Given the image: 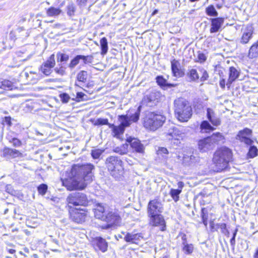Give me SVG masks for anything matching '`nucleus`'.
<instances>
[{"mask_svg":"<svg viewBox=\"0 0 258 258\" xmlns=\"http://www.w3.org/2000/svg\"><path fill=\"white\" fill-rule=\"evenodd\" d=\"M94 166L90 164H76L72 166L68 178L61 179L63 186L68 190L83 189L92 180Z\"/></svg>","mask_w":258,"mask_h":258,"instance_id":"1","label":"nucleus"},{"mask_svg":"<svg viewBox=\"0 0 258 258\" xmlns=\"http://www.w3.org/2000/svg\"><path fill=\"white\" fill-rule=\"evenodd\" d=\"M175 115L180 122L187 121L192 115V108L188 102L183 98H178L174 100Z\"/></svg>","mask_w":258,"mask_h":258,"instance_id":"2","label":"nucleus"},{"mask_svg":"<svg viewBox=\"0 0 258 258\" xmlns=\"http://www.w3.org/2000/svg\"><path fill=\"white\" fill-rule=\"evenodd\" d=\"M231 156V151L226 147H222L217 150L213 159L215 166V170L221 172L225 169L228 166Z\"/></svg>","mask_w":258,"mask_h":258,"instance_id":"3","label":"nucleus"},{"mask_svg":"<svg viewBox=\"0 0 258 258\" xmlns=\"http://www.w3.org/2000/svg\"><path fill=\"white\" fill-rule=\"evenodd\" d=\"M165 120L166 117L161 113L150 112L146 115L143 124L147 130L155 131L163 125Z\"/></svg>","mask_w":258,"mask_h":258,"instance_id":"4","label":"nucleus"},{"mask_svg":"<svg viewBox=\"0 0 258 258\" xmlns=\"http://www.w3.org/2000/svg\"><path fill=\"white\" fill-rule=\"evenodd\" d=\"M106 164L110 174L115 178L119 179L124 172L121 160L115 156H110L106 160Z\"/></svg>","mask_w":258,"mask_h":258,"instance_id":"5","label":"nucleus"},{"mask_svg":"<svg viewBox=\"0 0 258 258\" xmlns=\"http://www.w3.org/2000/svg\"><path fill=\"white\" fill-rule=\"evenodd\" d=\"M68 206L72 208L74 206H86L88 203L86 195L82 192H75L70 194L67 199Z\"/></svg>","mask_w":258,"mask_h":258,"instance_id":"6","label":"nucleus"},{"mask_svg":"<svg viewBox=\"0 0 258 258\" xmlns=\"http://www.w3.org/2000/svg\"><path fill=\"white\" fill-rule=\"evenodd\" d=\"M107 224L102 226L103 229H109L113 225H118L121 221V218L116 210H107V214L103 219Z\"/></svg>","mask_w":258,"mask_h":258,"instance_id":"7","label":"nucleus"},{"mask_svg":"<svg viewBox=\"0 0 258 258\" xmlns=\"http://www.w3.org/2000/svg\"><path fill=\"white\" fill-rule=\"evenodd\" d=\"M118 119L120 122L119 125L116 126L113 124H109V127L111 129L113 136L119 139L120 135L123 134L125 127L129 126V123L127 121L126 118L123 115H119Z\"/></svg>","mask_w":258,"mask_h":258,"instance_id":"8","label":"nucleus"},{"mask_svg":"<svg viewBox=\"0 0 258 258\" xmlns=\"http://www.w3.org/2000/svg\"><path fill=\"white\" fill-rule=\"evenodd\" d=\"M166 137L167 139L173 142V144L178 145L184 138V134L178 127L173 126L168 130Z\"/></svg>","mask_w":258,"mask_h":258,"instance_id":"9","label":"nucleus"},{"mask_svg":"<svg viewBox=\"0 0 258 258\" xmlns=\"http://www.w3.org/2000/svg\"><path fill=\"white\" fill-rule=\"evenodd\" d=\"M161 96L160 92L153 91L144 96L142 100V104L147 106L152 107L159 101Z\"/></svg>","mask_w":258,"mask_h":258,"instance_id":"10","label":"nucleus"},{"mask_svg":"<svg viewBox=\"0 0 258 258\" xmlns=\"http://www.w3.org/2000/svg\"><path fill=\"white\" fill-rule=\"evenodd\" d=\"M70 213L71 218L75 222L81 223L85 221L86 213L83 210L73 209L70 211Z\"/></svg>","mask_w":258,"mask_h":258,"instance_id":"11","label":"nucleus"},{"mask_svg":"<svg viewBox=\"0 0 258 258\" xmlns=\"http://www.w3.org/2000/svg\"><path fill=\"white\" fill-rule=\"evenodd\" d=\"M150 218V223L152 226H160L161 231H164L166 228L165 222L163 217L160 214H153L149 216Z\"/></svg>","mask_w":258,"mask_h":258,"instance_id":"12","label":"nucleus"},{"mask_svg":"<svg viewBox=\"0 0 258 258\" xmlns=\"http://www.w3.org/2000/svg\"><path fill=\"white\" fill-rule=\"evenodd\" d=\"M121 234L124 235V240L128 243L132 244H138L141 240L143 238L141 233H136L135 232H122Z\"/></svg>","mask_w":258,"mask_h":258,"instance_id":"13","label":"nucleus"},{"mask_svg":"<svg viewBox=\"0 0 258 258\" xmlns=\"http://www.w3.org/2000/svg\"><path fill=\"white\" fill-rule=\"evenodd\" d=\"M251 135V131L249 128H245L238 132L236 139L246 145H251L252 143V141L250 138Z\"/></svg>","mask_w":258,"mask_h":258,"instance_id":"14","label":"nucleus"},{"mask_svg":"<svg viewBox=\"0 0 258 258\" xmlns=\"http://www.w3.org/2000/svg\"><path fill=\"white\" fill-rule=\"evenodd\" d=\"M162 212V206L161 203L157 200L151 201L148 206V213L149 215L160 214Z\"/></svg>","mask_w":258,"mask_h":258,"instance_id":"15","label":"nucleus"},{"mask_svg":"<svg viewBox=\"0 0 258 258\" xmlns=\"http://www.w3.org/2000/svg\"><path fill=\"white\" fill-rule=\"evenodd\" d=\"M171 67L172 75L176 78H180L183 76L184 74V70L181 68L180 62L173 59L171 60Z\"/></svg>","mask_w":258,"mask_h":258,"instance_id":"16","label":"nucleus"},{"mask_svg":"<svg viewBox=\"0 0 258 258\" xmlns=\"http://www.w3.org/2000/svg\"><path fill=\"white\" fill-rule=\"evenodd\" d=\"M126 141L135 152L139 153L144 152V147L138 139L130 137L126 139Z\"/></svg>","mask_w":258,"mask_h":258,"instance_id":"17","label":"nucleus"},{"mask_svg":"<svg viewBox=\"0 0 258 258\" xmlns=\"http://www.w3.org/2000/svg\"><path fill=\"white\" fill-rule=\"evenodd\" d=\"M141 108V106H139L136 110L133 109L130 110L128 111L126 115H122L126 118L127 121L129 123V126L131 124L132 122H136L139 120L140 115Z\"/></svg>","mask_w":258,"mask_h":258,"instance_id":"18","label":"nucleus"},{"mask_svg":"<svg viewBox=\"0 0 258 258\" xmlns=\"http://www.w3.org/2000/svg\"><path fill=\"white\" fill-rule=\"evenodd\" d=\"M198 145L199 150L202 152L211 150L214 147L212 141L209 137L200 140Z\"/></svg>","mask_w":258,"mask_h":258,"instance_id":"19","label":"nucleus"},{"mask_svg":"<svg viewBox=\"0 0 258 258\" xmlns=\"http://www.w3.org/2000/svg\"><path fill=\"white\" fill-rule=\"evenodd\" d=\"M253 33V28L251 25H247L243 30L240 39V43L242 44L247 43L252 38Z\"/></svg>","mask_w":258,"mask_h":258,"instance_id":"20","label":"nucleus"},{"mask_svg":"<svg viewBox=\"0 0 258 258\" xmlns=\"http://www.w3.org/2000/svg\"><path fill=\"white\" fill-rule=\"evenodd\" d=\"M210 20L211 22V27L210 30L211 33L218 32L224 21V19L223 18H212Z\"/></svg>","mask_w":258,"mask_h":258,"instance_id":"21","label":"nucleus"},{"mask_svg":"<svg viewBox=\"0 0 258 258\" xmlns=\"http://www.w3.org/2000/svg\"><path fill=\"white\" fill-rule=\"evenodd\" d=\"M207 117L213 125L218 126L220 124V119L216 116L214 111L210 108L207 109Z\"/></svg>","mask_w":258,"mask_h":258,"instance_id":"22","label":"nucleus"},{"mask_svg":"<svg viewBox=\"0 0 258 258\" xmlns=\"http://www.w3.org/2000/svg\"><path fill=\"white\" fill-rule=\"evenodd\" d=\"M239 76V71L237 69L233 67L229 68V78L226 84L228 88H230L231 84L238 78Z\"/></svg>","mask_w":258,"mask_h":258,"instance_id":"23","label":"nucleus"},{"mask_svg":"<svg viewBox=\"0 0 258 258\" xmlns=\"http://www.w3.org/2000/svg\"><path fill=\"white\" fill-rule=\"evenodd\" d=\"M94 241L98 249L102 252H105L107 250L108 243L105 239L101 237H97L94 239Z\"/></svg>","mask_w":258,"mask_h":258,"instance_id":"24","label":"nucleus"},{"mask_svg":"<svg viewBox=\"0 0 258 258\" xmlns=\"http://www.w3.org/2000/svg\"><path fill=\"white\" fill-rule=\"evenodd\" d=\"M107 211L104 207L101 204H98L95 209V216L99 219L103 220L107 214Z\"/></svg>","mask_w":258,"mask_h":258,"instance_id":"25","label":"nucleus"},{"mask_svg":"<svg viewBox=\"0 0 258 258\" xmlns=\"http://www.w3.org/2000/svg\"><path fill=\"white\" fill-rule=\"evenodd\" d=\"M199 160V157L193 155L190 156L185 155L183 158V163L186 166H192Z\"/></svg>","mask_w":258,"mask_h":258,"instance_id":"26","label":"nucleus"},{"mask_svg":"<svg viewBox=\"0 0 258 258\" xmlns=\"http://www.w3.org/2000/svg\"><path fill=\"white\" fill-rule=\"evenodd\" d=\"M247 56L250 59L258 57V40L250 47Z\"/></svg>","mask_w":258,"mask_h":258,"instance_id":"27","label":"nucleus"},{"mask_svg":"<svg viewBox=\"0 0 258 258\" xmlns=\"http://www.w3.org/2000/svg\"><path fill=\"white\" fill-rule=\"evenodd\" d=\"M4 153L5 155L10 156L12 158L19 157L22 154L18 150L9 148H5Z\"/></svg>","mask_w":258,"mask_h":258,"instance_id":"28","label":"nucleus"},{"mask_svg":"<svg viewBox=\"0 0 258 258\" xmlns=\"http://www.w3.org/2000/svg\"><path fill=\"white\" fill-rule=\"evenodd\" d=\"M0 88L7 90H12L16 88L14 84L11 81L5 80L0 84Z\"/></svg>","mask_w":258,"mask_h":258,"instance_id":"29","label":"nucleus"},{"mask_svg":"<svg viewBox=\"0 0 258 258\" xmlns=\"http://www.w3.org/2000/svg\"><path fill=\"white\" fill-rule=\"evenodd\" d=\"M101 52L102 55L106 54L108 51V42L106 38L103 37L100 41Z\"/></svg>","mask_w":258,"mask_h":258,"instance_id":"30","label":"nucleus"},{"mask_svg":"<svg viewBox=\"0 0 258 258\" xmlns=\"http://www.w3.org/2000/svg\"><path fill=\"white\" fill-rule=\"evenodd\" d=\"M128 144H124L119 147L115 148L114 152L120 155L126 154L128 152Z\"/></svg>","mask_w":258,"mask_h":258,"instance_id":"31","label":"nucleus"},{"mask_svg":"<svg viewBox=\"0 0 258 258\" xmlns=\"http://www.w3.org/2000/svg\"><path fill=\"white\" fill-rule=\"evenodd\" d=\"M200 128L202 131L206 133L210 132L215 129V128L212 126L210 123L207 120L203 121L201 122Z\"/></svg>","mask_w":258,"mask_h":258,"instance_id":"32","label":"nucleus"},{"mask_svg":"<svg viewBox=\"0 0 258 258\" xmlns=\"http://www.w3.org/2000/svg\"><path fill=\"white\" fill-rule=\"evenodd\" d=\"M209 137L212 141L214 145L215 144L218 143V142L222 141L224 139L223 136L220 133H216L215 134H213L211 136Z\"/></svg>","mask_w":258,"mask_h":258,"instance_id":"33","label":"nucleus"},{"mask_svg":"<svg viewBox=\"0 0 258 258\" xmlns=\"http://www.w3.org/2000/svg\"><path fill=\"white\" fill-rule=\"evenodd\" d=\"M87 72L81 71L78 73L77 79L79 82L85 83L87 81Z\"/></svg>","mask_w":258,"mask_h":258,"instance_id":"34","label":"nucleus"},{"mask_svg":"<svg viewBox=\"0 0 258 258\" xmlns=\"http://www.w3.org/2000/svg\"><path fill=\"white\" fill-rule=\"evenodd\" d=\"M206 14L210 16L216 17L218 16V12L213 5H210L206 9Z\"/></svg>","mask_w":258,"mask_h":258,"instance_id":"35","label":"nucleus"},{"mask_svg":"<svg viewBox=\"0 0 258 258\" xmlns=\"http://www.w3.org/2000/svg\"><path fill=\"white\" fill-rule=\"evenodd\" d=\"M181 189H171L170 191V195L175 202L179 200V195L181 193Z\"/></svg>","mask_w":258,"mask_h":258,"instance_id":"36","label":"nucleus"},{"mask_svg":"<svg viewBox=\"0 0 258 258\" xmlns=\"http://www.w3.org/2000/svg\"><path fill=\"white\" fill-rule=\"evenodd\" d=\"M257 152L258 150L256 147L254 146H252L249 149L247 156L249 158H254L257 155Z\"/></svg>","mask_w":258,"mask_h":258,"instance_id":"37","label":"nucleus"},{"mask_svg":"<svg viewBox=\"0 0 258 258\" xmlns=\"http://www.w3.org/2000/svg\"><path fill=\"white\" fill-rule=\"evenodd\" d=\"M183 250L184 253L186 254H190L194 250V246L191 244L183 243Z\"/></svg>","mask_w":258,"mask_h":258,"instance_id":"38","label":"nucleus"},{"mask_svg":"<svg viewBox=\"0 0 258 258\" xmlns=\"http://www.w3.org/2000/svg\"><path fill=\"white\" fill-rule=\"evenodd\" d=\"M156 82L160 86H167L168 84L167 83V80L164 79L163 76H159L156 78Z\"/></svg>","mask_w":258,"mask_h":258,"instance_id":"39","label":"nucleus"},{"mask_svg":"<svg viewBox=\"0 0 258 258\" xmlns=\"http://www.w3.org/2000/svg\"><path fill=\"white\" fill-rule=\"evenodd\" d=\"M109 124L108 119L102 118L97 119L94 123L96 125H108L109 126Z\"/></svg>","mask_w":258,"mask_h":258,"instance_id":"40","label":"nucleus"},{"mask_svg":"<svg viewBox=\"0 0 258 258\" xmlns=\"http://www.w3.org/2000/svg\"><path fill=\"white\" fill-rule=\"evenodd\" d=\"M81 55H77L74 59L71 60L69 64V67L71 68H74L79 63V60L81 59Z\"/></svg>","mask_w":258,"mask_h":258,"instance_id":"41","label":"nucleus"},{"mask_svg":"<svg viewBox=\"0 0 258 258\" xmlns=\"http://www.w3.org/2000/svg\"><path fill=\"white\" fill-rule=\"evenodd\" d=\"M81 59L83 60L85 64L91 63L93 60V56L92 55L84 56L81 55Z\"/></svg>","mask_w":258,"mask_h":258,"instance_id":"42","label":"nucleus"},{"mask_svg":"<svg viewBox=\"0 0 258 258\" xmlns=\"http://www.w3.org/2000/svg\"><path fill=\"white\" fill-rule=\"evenodd\" d=\"M188 75L190 78L193 81L197 80L199 79V75L197 70L195 69H192L190 70L188 73Z\"/></svg>","mask_w":258,"mask_h":258,"instance_id":"43","label":"nucleus"},{"mask_svg":"<svg viewBox=\"0 0 258 258\" xmlns=\"http://www.w3.org/2000/svg\"><path fill=\"white\" fill-rule=\"evenodd\" d=\"M103 152V150L95 149L92 151L91 155L94 159H98Z\"/></svg>","mask_w":258,"mask_h":258,"instance_id":"44","label":"nucleus"},{"mask_svg":"<svg viewBox=\"0 0 258 258\" xmlns=\"http://www.w3.org/2000/svg\"><path fill=\"white\" fill-rule=\"evenodd\" d=\"M40 71L45 76H47L48 75V60H47L44 64L41 67Z\"/></svg>","mask_w":258,"mask_h":258,"instance_id":"45","label":"nucleus"},{"mask_svg":"<svg viewBox=\"0 0 258 258\" xmlns=\"http://www.w3.org/2000/svg\"><path fill=\"white\" fill-rule=\"evenodd\" d=\"M37 188L39 194L41 195H44L47 190V185L45 184H41Z\"/></svg>","mask_w":258,"mask_h":258,"instance_id":"46","label":"nucleus"},{"mask_svg":"<svg viewBox=\"0 0 258 258\" xmlns=\"http://www.w3.org/2000/svg\"><path fill=\"white\" fill-rule=\"evenodd\" d=\"M9 142L12 143L15 147H19L22 145V142L15 138H12Z\"/></svg>","mask_w":258,"mask_h":258,"instance_id":"47","label":"nucleus"},{"mask_svg":"<svg viewBox=\"0 0 258 258\" xmlns=\"http://www.w3.org/2000/svg\"><path fill=\"white\" fill-rule=\"evenodd\" d=\"M216 226L221 229V232L224 234H226V232H228V229L226 228V224L225 223H218Z\"/></svg>","mask_w":258,"mask_h":258,"instance_id":"48","label":"nucleus"},{"mask_svg":"<svg viewBox=\"0 0 258 258\" xmlns=\"http://www.w3.org/2000/svg\"><path fill=\"white\" fill-rule=\"evenodd\" d=\"M60 13L59 9L51 8H49V16L58 15Z\"/></svg>","mask_w":258,"mask_h":258,"instance_id":"49","label":"nucleus"},{"mask_svg":"<svg viewBox=\"0 0 258 258\" xmlns=\"http://www.w3.org/2000/svg\"><path fill=\"white\" fill-rule=\"evenodd\" d=\"M60 98L61 100L62 101V102H63V103H67V102H68L69 100H70V97L69 96V95H68L66 93L61 94L60 95Z\"/></svg>","mask_w":258,"mask_h":258,"instance_id":"50","label":"nucleus"},{"mask_svg":"<svg viewBox=\"0 0 258 258\" xmlns=\"http://www.w3.org/2000/svg\"><path fill=\"white\" fill-rule=\"evenodd\" d=\"M75 12V7L73 5H70L67 7V13L71 16L74 15Z\"/></svg>","mask_w":258,"mask_h":258,"instance_id":"51","label":"nucleus"},{"mask_svg":"<svg viewBox=\"0 0 258 258\" xmlns=\"http://www.w3.org/2000/svg\"><path fill=\"white\" fill-rule=\"evenodd\" d=\"M157 154L159 155H162V154H168V151L167 149L164 147H160L159 148L158 150L157 151Z\"/></svg>","mask_w":258,"mask_h":258,"instance_id":"52","label":"nucleus"},{"mask_svg":"<svg viewBox=\"0 0 258 258\" xmlns=\"http://www.w3.org/2000/svg\"><path fill=\"white\" fill-rule=\"evenodd\" d=\"M198 58L199 61H200L201 62H204L207 59L206 55L204 53H200L198 54Z\"/></svg>","mask_w":258,"mask_h":258,"instance_id":"53","label":"nucleus"},{"mask_svg":"<svg viewBox=\"0 0 258 258\" xmlns=\"http://www.w3.org/2000/svg\"><path fill=\"white\" fill-rule=\"evenodd\" d=\"M69 59V55L66 54H61L60 57V61H66Z\"/></svg>","mask_w":258,"mask_h":258,"instance_id":"54","label":"nucleus"},{"mask_svg":"<svg viewBox=\"0 0 258 258\" xmlns=\"http://www.w3.org/2000/svg\"><path fill=\"white\" fill-rule=\"evenodd\" d=\"M4 121L9 126L12 125L11 117H10V116L5 117Z\"/></svg>","mask_w":258,"mask_h":258,"instance_id":"55","label":"nucleus"},{"mask_svg":"<svg viewBox=\"0 0 258 258\" xmlns=\"http://www.w3.org/2000/svg\"><path fill=\"white\" fill-rule=\"evenodd\" d=\"M88 0H77V3L81 7H84L86 6L87 2Z\"/></svg>","mask_w":258,"mask_h":258,"instance_id":"56","label":"nucleus"},{"mask_svg":"<svg viewBox=\"0 0 258 258\" xmlns=\"http://www.w3.org/2000/svg\"><path fill=\"white\" fill-rule=\"evenodd\" d=\"M208 74L206 71H204L203 72V76L201 78V81L203 82L206 81L208 79Z\"/></svg>","mask_w":258,"mask_h":258,"instance_id":"57","label":"nucleus"},{"mask_svg":"<svg viewBox=\"0 0 258 258\" xmlns=\"http://www.w3.org/2000/svg\"><path fill=\"white\" fill-rule=\"evenodd\" d=\"M207 219H208V218L207 217H206L204 213L203 212L202 213V221H203V224H204V225L205 226H207V224H208V223H207Z\"/></svg>","mask_w":258,"mask_h":258,"instance_id":"58","label":"nucleus"},{"mask_svg":"<svg viewBox=\"0 0 258 258\" xmlns=\"http://www.w3.org/2000/svg\"><path fill=\"white\" fill-rule=\"evenodd\" d=\"M54 71L57 74H59L61 75H63V74L64 72V69L62 67L60 68L59 69L55 68Z\"/></svg>","mask_w":258,"mask_h":258,"instance_id":"59","label":"nucleus"},{"mask_svg":"<svg viewBox=\"0 0 258 258\" xmlns=\"http://www.w3.org/2000/svg\"><path fill=\"white\" fill-rule=\"evenodd\" d=\"M220 86L221 88L224 89L225 87V80L224 79H221L219 82Z\"/></svg>","mask_w":258,"mask_h":258,"instance_id":"60","label":"nucleus"},{"mask_svg":"<svg viewBox=\"0 0 258 258\" xmlns=\"http://www.w3.org/2000/svg\"><path fill=\"white\" fill-rule=\"evenodd\" d=\"M84 96V94L82 92H78L77 93V98L79 99H83Z\"/></svg>","mask_w":258,"mask_h":258,"instance_id":"61","label":"nucleus"},{"mask_svg":"<svg viewBox=\"0 0 258 258\" xmlns=\"http://www.w3.org/2000/svg\"><path fill=\"white\" fill-rule=\"evenodd\" d=\"M230 244L232 246H234L235 244V238L234 237H232L230 239Z\"/></svg>","mask_w":258,"mask_h":258,"instance_id":"62","label":"nucleus"},{"mask_svg":"<svg viewBox=\"0 0 258 258\" xmlns=\"http://www.w3.org/2000/svg\"><path fill=\"white\" fill-rule=\"evenodd\" d=\"M177 185L178 188H179V189H181L184 186V183L182 181H179L178 182Z\"/></svg>","mask_w":258,"mask_h":258,"instance_id":"63","label":"nucleus"},{"mask_svg":"<svg viewBox=\"0 0 258 258\" xmlns=\"http://www.w3.org/2000/svg\"><path fill=\"white\" fill-rule=\"evenodd\" d=\"M54 55H52L50 57H49V68H52L54 66V64L51 61V59H52V57H53Z\"/></svg>","mask_w":258,"mask_h":258,"instance_id":"64","label":"nucleus"}]
</instances>
